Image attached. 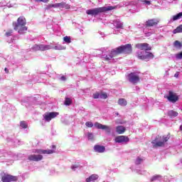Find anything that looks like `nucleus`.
<instances>
[{"label": "nucleus", "instance_id": "nucleus-22", "mask_svg": "<svg viewBox=\"0 0 182 182\" xmlns=\"http://www.w3.org/2000/svg\"><path fill=\"white\" fill-rule=\"evenodd\" d=\"M99 178V176L96 174H93L90 176V177L87 178L85 181L86 182H92V181H96Z\"/></svg>", "mask_w": 182, "mask_h": 182}, {"label": "nucleus", "instance_id": "nucleus-10", "mask_svg": "<svg viewBox=\"0 0 182 182\" xmlns=\"http://www.w3.org/2000/svg\"><path fill=\"white\" fill-rule=\"evenodd\" d=\"M129 137L126 136H117L114 138L115 143H119V144H126L129 143Z\"/></svg>", "mask_w": 182, "mask_h": 182}, {"label": "nucleus", "instance_id": "nucleus-13", "mask_svg": "<svg viewBox=\"0 0 182 182\" xmlns=\"http://www.w3.org/2000/svg\"><path fill=\"white\" fill-rule=\"evenodd\" d=\"M47 46H50V48L49 50L50 49H54V50H66V47L65 46H62L60 44H59L58 43H56L55 44L52 45L50 44V45H47Z\"/></svg>", "mask_w": 182, "mask_h": 182}, {"label": "nucleus", "instance_id": "nucleus-43", "mask_svg": "<svg viewBox=\"0 0 182 182\" xmlns=\"http://www.w3.org/2000/svg\"><path fill=\"white\" fill-rule=\"evenodd\" d=\"M145 35H146V36H151V35H153V33L147 32V33H145Z\"/></svg>", "mask_w": 182, "mask_h": 182}, {"label": "nucleus", "instance_id": "nucleus-21", "mask_svg": "<svg viewBox=\"0 0 182 182\" xmlns=\"http://www.w3.org/2000/svg\"><path fill=\"white\" fill-rule=\"evenodd\" d=\"M116 132L118 134H123V133H124V132H126V127H124V126H117L116 127Z\"/></svg>", "mask_w": 182, "mask_h": 182}, {"label": "nucleus", "instance_id": "nucleus-39", "mask_svg": "<svg viewBox=\"0 0 182 182\" xmlns=\"http://www.w3.org/2000/svg\"><path fill=\"white\" fill-rule=\"evenodd\" d=\"M50 7L53 8H59V3L55 4H51L50 5Z\"/></svg>", "mask_w": 182, "mask_h": 182}, {"label": "nucleus", "instance_id": "nucleus-46", "mask_svg": "<svg viewBox=\"0 0 182 182\" xmlns=\"http://www.w3.org/2000/svg\"><path fill=\"white\" fill-rule=\"evenodd\" d=\"M174 77H178V73H176L174 75Z\"/></svg>", "mask_w": 182, "mask_h": 182}, {"label": "nucleus", "instance_id": "nucleus-41", "mask_svg": "<svg viewBox=\"0 0 182 182\" xmlns=\"http://www.w3.org/2000/svg\"><path fill=\"white\" fill-rule=\"evenodd\" d=\"M59 9H63V2L58 3Z\"/></svg>", "mask_w": 182, "mask_h": 182}, {"label": "nucleus", "instance_id": "nucleus-29", "mask_svg": "<svg viewBox=\"0 0 182 182\" xmlns=\"http://www.w3.org/2000/svg\"><path fill=\"white\" fill-rule=\"evenodd\" d=\"M72 170L75 171V170H77V168H80V165L79 164H75L71 166Z\"/></svg>", "mask_w": 182, "mask_h": 182}, {"label": "nucleus", "instance_id": "nucleus-36", "mask_svg": "<svg viewBox=\"0 0 182 182\" xmlns=\"http://www.w3.org/2000/svg\"><path fill=\"white\" fill-rule=\"evenodd\" d=\"M137 173L138 174H141L142 176H144L146 174L147 171L144 170H139Z\"/></svg>", "mask_w": 182, "mask_h": 182}, {"label": "nucleus", "instance_id": "nucleus-12", "mask_svg": "<svg viewBox=\"0 0 182 182\" xmlns=\"http://www.w3.org/2000/svg\"><path fill=\"white\" fill-rule=\"evenodd\" d=\"M128 80L131 82V83H138L140 78L139 77V75L132 73L128 75Z\"/></svg>", "mask_w": 182, "mask_h": 182}, {"label": "nucleus", "instance_id": "nucleus-7", "mask_svg": "<svg viewBox=\"0 0 182 182\" xmlns=\"http://www.w3.org/2000/svg\"><path fill=\"white\" fill-rule=\"evenodd\" d=\"M50 48V46H49L48 45H43V44L37 45V44H36L32 46L31 50H32V52H36L38 50L44 51V50H49Z\"/></svg>", "mask_w": 182, "mask_h": 182}, {"label": "nucleus", "instance_id": "nucleus-24", "mask_svg": "<svg viewBox=\"0 0 182 182\" xmlns=\"http://www.w3.org/2000/svg\"><path fill=\"white\" fill-rule=\"evenodd\" d=\"M168 114L170 117H177V116H178V112L171 110L168 112Z\"/></svg>", "mask_w": 182, "mask_h": 182}, {"label": "nucleus", "instance_id": "nucleus-33", "mask_svg": "<svg viewBox=\"0 0 182 182\" xmlns=\"http://www.w3.org/2000/svg\"><path fill=\"white\" fill-rule=\"evenodd\" d=\"M141 2L144 4V5H151V1H149V0H141Z\"/></svg>", "mask_w": 182, "mask_h": 182}, {"label": "nucleus", "instance_id": "nucleus-35", "mask_svg": "<svg viewBox=\"0 0 182 182\" xmlns=\"http://www.w3.org/2000/svg\"><path fill=\"white\" fill-rule=\"evenodd\" d=\"M63 8H65V9H70V5L63 2Z\"/></svg>", "mask_w": 182, "mask_h": 182}, {"label": "nucleus", "instance_id": "nucleus-37", "mask_svg": "<svg viewBox=\"0 0 182 182\" xmlns=\"http://www.w3.org/2000/svg\"><path fill=\"white\" fill-rule=\"evenodd\" d=\"M12 36V30H9V31H7L6 33V36L9 37V36Z\"/></svg>", "mask_w": 182, "mask_h": 182}, {"label": "nucleus", "instance_id": "nucleus-26", "mask_svg": "<svg viewBox=\"0 0 182 182\" xmlns=\"http://www.w3.org/2000/svg\"><path fill=\"white\" fill-rule=\"evenodd\" d=\"M143 161H144V159L140 156H138L135 159V164H136V166H139V164H141V163H143Z\"/></svg>", "mask_w": 182, "mask_h": 182}, {"label": "nucleus", "instance_id": "nucleus-5", "mask_svg": "<svg viewBox=\"0 0 182 182\" xmlns=\"http://www.w3.org/2000/svg\"><path fill=\"white\" fill-rule=\"evenodd\" d=\"M169 139L170 136L168 135L163 136H157L156 139L152 141V144L154 147H163V146H164L166 142L168 141Z\"/></svg>", "mask_w": 182, "mask_h": 182}, {"label": "nucleus", "instance_id": "nucleus-18", "mask_svg": "<svg viewBox=\"0 0 182 182\" xmlns=\"http://www.w3.org/2000/svg\"><path fill=\"white\" fill-rule=\"evenodd\" d=\"M94 150L96 151V153H105V151H106V148L105 146L95 145L94 146Z\"/></svg>", "mask_w": 182, "mask_h": 182}, {"label": "nucleus", "instance_id": "nucleus-28", "mask_svg": "<svg viewBox=\"0 0 182 182\" xmlns=\"http://www.w3.org/2000/svg\"><path fill=\"white\" fill-rule=\"evenodd\" d=\"M20 127L21 129H28V122L22 121L20 122Z\"/></svg>", "mask_w": 182, "mask_h": 182}, {"label": "nucleus", "instance_id": "nucleus-38", "mask_svg": "<svg viewBox=\"0 0 182 182\" xmlns=\"http://www.w3.org/2000/svg\"><path fill=\"white\" fill-rule=\"evenodd\" d=\"M176 59H182V52L176 54Z\"/></svg>", "mask_w": 182, "mask_h": 182}, {"label": "nucleus", "instance_id": "nucleus-9", "mask_svg": "<svg viewBox=\"0 0 182 182\" xmlns=\"http://www.w3.org/2000/svg\"><path fill=\"white\" fill-rule=\"evenodd\" d=\"M43 116L46 122H50L52 119H55V117H58V116H59V112H46Z\"/></svg>", "mask_w": 182, "mask_h": 182}, {"label": "nucleus", "instance_id": "nucleus-20", "mask_svg": "<svg viewBox=\"0 0 182 182\" xmlns=\"http://www.w3.org/2000/svg\"><path fill=\"white\" fill-rule=\"evenodd\" d=\"M113 25L117 29H123V23L119 20L114 21Z\"/></svg>", "mask_w": 182, "mask_h": 182}, {"label": "nucleus", "instance_id": "nucleus-48", "mask_svg": "<svg viewBox=\"0 0 182 182\" xmlns=\"http://www.w3.org/2000/svg\"><path fill=\"white\" fill-rule=\"evenodd\" d=\"M8 70H7V68H5V71L6 72Z\"/></svg>", "mask_w": 182, "mask_h": 182}, {"label": "nucleus", "instance_id": "nucleus-4", "mask_svg": "<svg viewBox=\"0 0 182 182\" xmlns=\"http://www.w3.org/2000/svg\"><path fill=\"white\" fill-rule=\"evenodd\" d=\"M25 25H26V19L25 17L21 16L18 18L17 23L14 25V30L20 34L24 33L28 31V27Z\"/></svg>", "mask_w": 182, "mask_h": 182}, {"label": "nucleus", "instance_id": "nucleus-17", "mask_svg": "<svg viewBox=\"0 0 182 182\" xmlns=\"http://www.w3.org/2000/svg\"><path fill=\"white\" fill-rule=\"evenodd\" d=\"M159 23V20L156 18L149 19L146 21L145 25L146 27L149 26H155V25H157Z\"/></svg>", "mask_w": 182, "mask_h": 182}, {"label": "nucleus", "instance_id": "nucleus-14", "mask_svg": "<svg viewBox=\"0 0 182 182\" xmlns=\"http://www.w3.org/2000/svg\"><path fill=\"white\" fill-rule=\"evenodd\" d=\"M166 98L169 102H171L172 103H176V102L178 100V96L177 95V94L172 92H169V95L166 97Z\"/></svg>", "mask_w": 182, "mask_h": 182}, {"label": "nucleus", "instance_id": "nucleus-23", "mask_svg": "<svg viewBox=\"0 0 182 182\" xmlns=\"http://www.w3.org/2000/svg\"><path fill=\"white\" fill-rule=\"evenodd\" d=\"M118 105H119V106H127V101L126 100H124V98H120L118 100Z\"/></svg>", "mask_w": 182, "mask_h": 182}, {"label": "nucleus", "instance_id": "nucleus-8", "mask_svg": "<svg viewBox=\"0 0 182 182\" xmlns=\"http://www.w3.org/2000/svg\"><path fill=\"white\" fill-rule=\"evenodd\" d=\"M18 177L9 175L8 173L1 174V181L2 182H13L16 181Z\"/></svg>", "mask_w": 182, "mask_h": 182}, {"label": "nucleus", "instance_id": "nucleus-42", "mask_svg": "<svg viewBox=\"0 0 182 182\" xmlns=\"http://www.w3.org/2000/svg\"><path fill=\"white\" fill-rule=\"evenodd\" d=\"M159 177H160L159 176H154L151 178V181H154L156 180H157V178H159Z\"/></svg>", "mask_w": 182, "mask_h": 182}, {"label": "nucleus", "instance_id": "nucleus-34", "mask_svg": "<svg viewBox=\"0 0 182 182\" xmlns=\"http://www.w3.org/2000/svg\"><path fill=\"white\" fill-rule=\"evenodd\" d=\"M85 126L89 128L93 127V122H85Z\"/></svg>", "mask_w": 182, "mask_h": 182}, {"label": "nucleus", "instance_id": "nucleus-40", "mask_svg": "<svg viewBox=\"0 0 182 182\" xmlns=\"http://www.w3.org/2000/svg\"><path fill=\"white\" fill-rule=\"evenodd\" d=\"M66 76L65 75H62L60 77V80H61L62 82H65L66 80Z\"/></svg>", "mask_w": 182, "mask_h": 182}, {"label": "nucleus", "instance_id": "nucleus-27", "mask_svg": "<svg viewBox=\"0 0 182 182\" xmlns=\"http://www.w3.org/2000/svg\"><path fill=\"white\" fill-rule=\"evenodd\" d=\"M70 42H72V41L70 40V38L68 36H65L63 38V43H67V45H69V43H70Z\"/></svg>", "mask_w": 182, "mask_h": 182}, {"label": "nucleus", "instance_id": "nucleus-49", "mask_svg": "<svg viewBox=\"0 0 182 182\" xmlns=\"http://www.w3.org/2000/svg\"><path fill=\"white\" fill-rule=\"evenodd\" d=\"M53 147L55 148V145H53Z\"/></svg>", "mask_w": 182, "mask_h": 182}, {"label": "nucleus", "instance_id": "nucleus-30", "mask_svg": "<svg viewBox=\"0 0 182 182\" xmlns=\"http://www.w3.org/2000/svg\"><path fill=\"white\" fill-rule=\"evenodd\" d=\"M65 105L66 106H69L70 105H72V99L70 98H65Z\"/></svg>", "mask_w": 182, "mask_h": 182}, {"label": "nucleus", "instance_id": "nucleus-45", "mask_svg": "<svg viewBox=\"0 0 182 182\" xmlns=\"http://www.w3.org/2000/svg\"><path fill=\"white\" fill-rule=\"evenodd\" d=\"M37 1H40L41 2H48L49 0H37Z\"/></svg>", "mask_w": 182, "mask_h": 182}, {"label": "nucleus", "instance_id": "nucleus-19", "mask_svg": "<svg viewBox=\"0 0 182 182\" xmlns=\"http://www.w3.org/2000/svg\"><path fill=\"white\" fill-rule=\"evenodd\" d=\"M181 18H182V12H180L176 15L172 16L170 18L169 22L170 23H171L176 21H178V19H181Z\"/></svg>", "mask_w": 182, "mask_h": 182}, {"label": "nucleus", "instance_id": "nucleus-11", "mask_svg": "<svg viewBox=\"0 0 182 182\" xmlns=\"http://www.w3.org/2000/svg\"><path fill=\"white\" fill-rule=\"evenodd\" d=\"M94 126L95 127H96V129H101L102 130H105L106 133L112 132V128L109 126L103 125L99 122H95Z\"/></svg>", "mask_w": 182, "mask_h": 182}, {"label": "nucleus", "instance_id": "nucleus-16", "mask_svg": "<svg viewBox=\"0 0 182 182\" xmlns=\"http://www.w3.org/2000/svg\"><path fill=\"white\" fill-rule=\"evenodd\" d=\"M93 99H107V94L105 92H96L92 95Z\"/></svg>", "mask_w": 182, "mask_h": 182}, {"label": "nucleus", "instance_id": "nucleus-15", "mask_svg": "<svg viewBox=\"0 0 182 182\" xmlns=\"http://www.w3.org/2000/svg\"><path fill=\"white\" fill-rule=\"evenodd\" d=\"M136 48H137V49H140L141 50H151V47L149 46V44L146 43H138L136 45Z\"/></svg>", "mask_w": 182, "mask_h": 182}, {"label": "nucleus", "instance_id": "nucleus-2", "mask_svg": "<svg viewBox=\"0 0 182 182\" xmlns=\"http://www.w3.org/2000/svg\"><path fill=\"white\" fill-rule=\"evenodd\" d=\"M33 153H36V154H31L28 156V160L31 161H41L43 156L41 154H52L55 153V151L53 149H36Z\"/></svg>", "mask_w": 182, "mask_h": 182}, {"label": "nucleus", "instance_id": "nucleus-3", "mask_svg": "<svg viewBox=\"0 0 182 182\" xmlns=\"http://www.w3.org/2000/svg\"><path fill=\"white\" fill-rule=\"evenodd\" d=\"M117 6H103L99 7L92 9H88L86 11L87 15H91V16H97L100 14H102V12H107V11H113V9H116Z\"/></svg>", "mask_w": 182, "mask_h": 182}, {"label": "nucleus", "instance_id": "nucleus-32", "mask_svg": "<svg viewBox=\"0 0 182 182\" xmlns=\"http://www.w3.org/2000/svg\"><path fill=\"white\" fill-rule=\"evenodd\" d=\"M87 136L88 140H93V139H94V137H95V136L93 135V134H92V133H90V132H88V133L87 134Z\"/></svg>", "mask_w": 182, "mask_h": 182}, {"label": "nucleus", "instance_id": "nucleus-31", "mask_svg": "<svg viewBox=\"0 0 182 182\" xmlns=\"http://www.w3.org/2000/svg\"><path fill=\"white\" fill-rule=\"evenodd\" d=\"M175 48H181V43H180V41H176L173 43Z\"/></svg>", "mask_w": 182, "mask_h": 182}, {"label": "nucleus", "instance_id": "nucleus-1", "mask_svg": "<svg viewBox=\"0 0 182 182\" xmlns=\"http://www.w3.org/2000/svg\"><path fill=\"white\" fill-rule=\"evenodd\" d=\"M132 44L121 46L112 49L111 51L107 50V48H102V56L105 60H112L113 58H116L119 53H132Z\"/></svg>", "mask_w": 182, "mask_h": 182}, {"label": "nucleus", "instance_id": "nucleus-6", "mask_svg": "<svg viewBox=\"0 0 182 182\" xmlns=\"http://www.w3.org/2000/svg\"><path fill=\"white\" fill-rule=\"evenodd\" d=\"M137 58L141 60H149V59H153L154 55L147 51H138Z\"/></svg>", "mask_w": 182, "mask_h": 182}, {"label": "nucleus", "instance_id": "nucleus-44", "mask_svg": "<svg viewBox=\"0 0 182 182\" xmlns=\"http://www.w3.org/2000/svg\"><path fill=\"white\" fill-rule=\"evenodd\" d=\"M117 123H119V124H124V123H126V122H124V121H119Z\"/></svg>", "mask_w": 182, "mask_h": 182}, {"label": "nucleus", "instance_id": "nucleus-47", "mask_svg": "<svg viewBox=\"0 0 182 182\" xmlns=\"http://www.w3.org/2000/svg\"><path fill=\"white\" fill-rule=\"evenodd\" d=\"M175 1H178V0H173V1H172V4H173V3H174V2H175Z\"/></svg>", "mask_w": 182, "mask_h": 182}, {"label": "nucleus", "instance_id": "nucleus-25", "mask_svg": "<svg viewBox=\"0 0 182 182\" xmlns=\"http://www.w3.org/2000/svg\"><path fill=\"white\" fill-rule=\"evenodd\" d=\"M173 33H182V24L173 30Z\"/></svg>", "mask_w": 182, "mask_h": 182}]
</instances>
